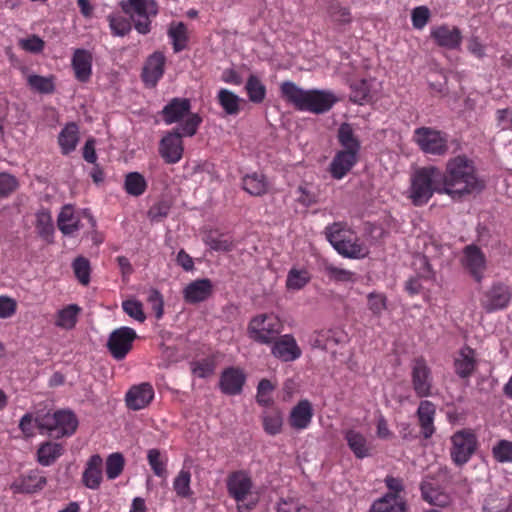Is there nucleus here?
Masks as SVG:
<instances>
[{
	"instance_id": "nucleus-1",
	"label": "nucleus",
	"mask_w": 512,
	"mask_h": 512,
	"mask_svg": "<svg viewBox=\"0 0 512 512\" xmlns=\"http://www.w3.org/2000/svg\"><path fill=\"white\" fill-rule=\"evenodd\" d=\"M441 187L438 194H447L453 200L483 190L484 183L476 175L473 162L466 156L458 155L448 160L444 173L441 172Z\"/></svg>"
},
{
	"instance_id": "nucleus-2",
	"label": "nucleus",
	"mask_w": 512,
	"mask_h": 512,
	"mask_svg": "<svg viewBox=\"0 0 512 512\" xmlns=\"http://www.w3.org/2000/svg\"><path fill=\"white\" fill-rule=\"evenodd\" d=\"M283 99L299 111L323 114L337 102L333 92L329 90H305L292 81H284L280 85Z\"/></svg>"
},
{
	"instance_id": "nucleus-3",
	"label": "nucleus",
	"mask_w": 512,
	"mask_h": 512,
	"mask_svg": "<svg viewBox=\"0 0 512 512\" xmlns=\"http://www.w3.org/2000/svg\"><path fill=\"white\" fill-rule=\"evenodd\" d=\"M228 496L236 503L237 512H252L261 499V490L251 475L238 470L230 473L226 479Z\"/></svg>"
},
{
	"instance_id": "nucleus-4",
	"label": "nucleus",
	"mask_w": 512,
	"mask_h": 512,
	"mask_svg": "<svg viewBox=\"0 0 512 512\" xmlns=\"http://www.w3.org/2000/svg\"><path fill=\"white\" fill-rule=\"evenodd\" d=\"M441 171L435 166L417 169L411 176L409 198L415 206L426 204L441 187Z\"/></svg>"
},
{
	"instance_id": "nucleus-5",
	"label": "nucleus",
	"mask_w": 512,
	"mask_h": 512,
	"mask_svg": "<svg viewBox=\"0 0 512 512\" xmlns=\"http://www.w3.org/2000/svg\"><path fill=\"white\" fill-rule=\"evenodd\" d=\"M35 421L41 434H48L55 438L71 436L78 426L76 416L71 411L65 410L38 415Z\"/></svg>"
},
{
	"instance_id": "nucleus-6",
	"label": "nucleus",
	"mask_w": 512,
	"mask_h": 512,
	"mask_svg": "<svg viewBox=\"0 0 512 512\" xmlns=\"http://www.w3.org/2000/svg\"><path fill=\"white\" fill-rule=\"evenodd\" d=\"M120 7L130 16L138 33L145 35L150 32L151 18L158 14L155 0H124L120 2Z\"/></svg>"
},
{
	"instance_id": "nucleus-7",
	"label": "nucleus",
	"mask_w": 512,
	"mask_h": 512,
	"mask_svg": "<svg viewBox=\"0 0 512 512\" xmlns=\"http://www.w3.org/2000/svg\"><path fill=\"white\" fill-rule=\"evenodd\" d=\"M477 448L478 438L471 429L458 430L451 436L450 457L458 467L467 464Z\"/></svg>"
},
{
	"instance_id": "nucleus-8",
	"label": "nucleus",
	"mask_w": 512,
	"mask_h": 512,
	"mask_svg": "<svg viewBox=\"0 0 512 512\" xmlns=\"http://www.w3.org/2000/svg\"><path fill=\"white\" fill-rule=\"evenodd\" d=\"M282 331V324L274 314L255 316L248 325L249 337L261 344H270Z\"/></svg>"
},
{
	"instance_id": "nucleus-9",
	"label": "nucleus",
	"mask_w": 512,
	"mask_h": 512,
	"mask_svg": "<svg viewBox=\"0 0 512 512\" xmlns=\"http://www.w3.org/2000/svg\"><path fill=\"white\" fill-rule=\"evenodd\" d=\"M413 140L426 154L441 156L448 151L447 135L431 127L415 129Z\"/></svg>"
},
{
	"instance_id": "nucleus-10",
	"label": "nucleus",
	"mask_w": 512,
	"mask_h": 512,
	"mask_svg": "<svg viewBox=\"0 0 512 512\" xmlns=\"http://www.w3.org/2000/svg\"><path fill=\"white\" fill-rule=\"evenodd\" d=\"M410 374L412 388L417 397L426 398L433 395V375L425 359H414Z\"/></svg>"
},
{
	"instance_id": "nucleus-11",
	"label": "nucleus",
	"mask_w": 512,
	"mask_h": 512,
	"mask_svg": "<svg viewBox=\"0 0 512 512\" xmlns=\"http://www.w3.org/2000/svg\"><path fill=\"white\" fill-rule=\"evenodd\" d=\"M136 338L137 334L133 328L122 326L110 333L107 348L114 359L122 360L132 349Z\"/></svg>"
},
{
	"instance_id": "nucleus-12",
	"label": "nucleus",
	"mask_w": 512,
	"mask_h": 512,
	"mask_svg": "<svg viewBox=\"0 0 512 512\" xmlns=\"http://www.w3.org/2000/svg\"><path fill=\"white\" fill-rule=\"evenodd\" d=\"M461 264L463 268L480 283L484 278L487 268V259L484 252L475 244H469L463 248Z\"/></svg>"
},
{
	"instance_id": "nucleus-13",
	"label": "nucleus",
	"mask_w": 512,
	"mask_h": 512,
	"mask_svg": "<svg viewBox=\"0 0 512 512\" xmlns=\"http://www.w3.org/2000/svg\"><path fill=\"white\" fill-rule=\"evenodd\" d=\"M183 143L179 128L165 135L159 145V153L168 164L178 163L183 155Z\"/></svg>"
},
{
	"instance_id": "nucleus-14",
	"label": "nucleus",
	"mask_w": 512,
	"mask_h": 512,
	"mask_svg": "<svg viewBox=\"0 0 512 512\" xmlns=\"http://www.w3.org/2000/svg\"><path fill=\"white\" fill-rule=\"evenodd\" d=\"M511 296L509 286L503 283H494L486 292L482 305L489 312L504 309L509 304Z\"/></svg>"
},
{
	"instance_id": "nucleus-15",
	"label": "nucleus",
	"mask_w": 512,
	"mask_h": 512,
	"mask_svg": "<svg viewBox=\"0 0 512 512\" xmlns=\"http://www.w3.org/2000/svg\"><path fill=\"white\" fill-rule=\"evenodd\" d=\"M246 375L240 368H226L220 376L219 386L226 395H238L242 392Z\"/></svg>"
},
{
	"instance_id": "nucleus-16",
	"label": "nucleus",
	"mask_w": 512,
	"mask_h": 512,
	"mask_svg": "<svg viewBox=\"0 0 512 512\" xmlns=\"http://www.w3.org/2000/svg\"><path fill=\"white\" fill-rule=\"evenodd\" d=\"M379 86V82L373 78L355 81L350 86V100L356 104L363 105L376 96Z\"/></svg>"
},
{
	"instance_id": "nucleus-17",
	"label": "nucleus",
	"mask_w": 512,
	"mask_h": 512,
	"mask_svg": "<svg viewBox=\"0 0 512 512\" xmlns=\"http://www.w3.org/2000/svg\"><path fill=\"white\" fill-rule=\"evenodd\" d=\"M212 293L213 284L210 279H197L184 288L183 298L189 304H197L206 301Z\"/></svg>"
},
{
	"instance_id": "nucleus-18",
	"label": "nucleus",
	"mask_w": 512,
	"mask_h": 512,
	"mask_svg": "<svg viewBox=\"0 0 512 512\" xmlns=\"http://www.w3.org/2000/svg\"><path fill=\"white\" fill-rule=\"evenodd\" d=\"M272 354L284 361L290 362L301 356V349L292 335L285 334L274 341L271 349Z\"/></svg>"
},
{
	"instance_id": "nucleus-19",
	"label": "nucleus",
	"mask_w": 512,
	"mask_h": 512,
	"mask_svg": "<svg viewBox=\"0 0 512 512\" xmlns=\"http://www.w3.org/2000/svg\"><path fill=\"white\" fill-rule=\"evenodd\" d=\"M153 398V387L149 383H141L127 392L125 401L128 408L137 411L145 408Z\"/></svg>"
},
{
	"instance_id": "nucleus-20",
	"label": "nucleus",
	"mask_w": 512,
	"mask_h": 512,
	"mask_svg": "<svg viewBox=\"0 0 512 512\" xmlns=\"http://www.w3.org/2000/svg\"><path fill=\"white\" fill-rule=\"evenodd\" d=\"M47 483L46 477L38 470H31L27 474L17 478L11 489L14 493H35L41 490Z\"/></svg>"
},
{
	"instance_id": "nucleus-21",
	"label": "nucleus",
	"mask_w": 512,
	"mask_h": 512,
	"mask_svg": "<svg viewBox=\"0 0 512 512\" xmlns=\"http://www.w3.org/2000/svg\"><path fill=\"white\" fill-rule=\"evenodd\" d=\"M431 37L446 49H457L462 40L461 31L455 26L440 25L431 29Z\"/></svg>"
},
{
	"instance_id": "nucleus-22",
	"label": "nucleus",
	"mask_w": 512,
	"mask_h": 512,
	"mask_svg": "<svg viewBox=\"0 0 512 512\" xmlns=\"http://www.w3.org/2000/svg\"><path fill=\"white\" fill-rule=\"evenodd\" d=\"M343 435L349 449L357 459H364L371 455V442L363 433L356 429H347Z\"/></svg>"
},
{
	"instance_id": "nucleus-23",
	"label": "nucleus",
	"mask_w": 512,
	"mask_h": 512,
	"mask_svg": "<svg viewBox=\"0 0 512 512\" xmlns=\"http://www.w3.org/2000/svg\"><path fill=\"white\" fill-rule=\"evenodd\" d=\"M102 458L100 455H92L86 463L85 470L82 475V482L85 487L97 490L102 482Z\"/></svg>"
},
{
	"instance_id": "nucleus-24",
	"label": "nucleus",
	"mask_w": 512,
	"mask_h": 512,
	"mask_svg": "<svg viewBox=\"0 0 512 512\" xmlns=\"http://www.w3.org/2000/svg\"><path fill=\"white\" fill-rule=\"evenodd\" d=\"M312 417V405L307 399H304L292 408L289 415V424L296 430H304L310 425Z\"/></svg>"
},
{
	"instance_id": "nucleus-25",
	"label": "nucleus",
	"mask_w": 512,
	"mask_h": 512,
	"mask_svg": "<svg viewBox=\"0 0 512 512\" xmlns=\"http://www.w3.org/2000/svg\"><path fill=\"white\" fill-rule=\"evenodd\" d=\"M190 108L189 99L174 98L163 108V120L166 124L177 123L189 114Z\"/></svg>"
},
{
	"instance_id": "nucleus-26",
	"label": "nucleus",
	"mask_w": 512,
	"mask_h": 512,
	"mask_svg": "<svg viewBox=\"0 0 512 512\" xmlns=\"http://www.w3.org/2000/svg\"><path fill=\"white\" fill-rule=\"evenodd\" d=\"M358 154L348 151H339L330 164V173L335 179H342L357 163Z\"/></svg>"
},
{
	"instance_id": "nucleus-27",
	"label": "nucleus",
	"mask_w": 512,
	"mask_h": 512,
	"mask_svg": "<svg viewBox=\"0 0 512 512\" xmlns=\"http://www.w3.org/2000/svg\"><path fill=\"white\" fill-rule=\"evenodd\" d=\"M75 77L80 82H87L92 73V55L84 49H77L72 57Z\"/></svg>"
},
{
	"instance_id": "nucleus-28",
	"label": "nucleus",
	"mask_w": 512,
	"mask_h": 512,
	"mask_svg": "<svg viewBox=\"0 0 512 512\" xmlns=\"http://www.w3.org/2000/svg\"><path fill=\"white\" fill-rule=\"evenodd\" d=\"M477 365L475 351L466 346L463 347L455 358L454 366L456 374L461 378L472 375Z\"/></svg>"
},
{
	"instance_id": "nucleus-29",
	"label": "nucleus",
	"mask_w": 512,
	"mask_h": 512,
	"mask_svg": "<svg viewBox=\"0 0 512 512\" xmlns=\"http://www.w3.org/2000/svg\"><path fill=\"white\" fill-rule=\"evenodd\" d=\"M165 57L160 52L152 54L143 69V80L151 86H155L164 73Z\"/></svg>"
},
{
	"instance_id": "nucleus-30",
	"label": "nucleus",
	"mask_w": 512,
	"mask_h": 512,
	"mask_svg": "<svg viewBox=\"0 0 512 512\" xmlns=\"http://www.w3.org/2000/svg\"><path fill=\"white\" fill-rule=\"evenodd\" d=\"M407 504L401 495L384 494L375 500L369 512H405Z\"/></svg>"
},
{
	"instance_id": "nucleus-31",
	"label": "nucleus",
	"mask_w": 512,
	"mask_h": 512,
	"mask_svg": "<svg viewBox=\"0 0 512 512\" xmlns=\"http://www.w3.org/2000/svg\"><path fill=\"white\" fill-rule=\"evenodd\" d=\"M242 188L251 196H263L269 190V182L263 173L255 171L242 177Z\"/></svg>"
},
{
	"instance_id": "nucleus-32",
	"label": "nucleus",
	"mask_w": 512,
	"mask_h": 512,
	"mask_svg": "<svg viewBox=\"0 0 512 512\" xmlns=\"http://www.w3.org/2000/svg\"><path fill=\"white\" fill-rule=\"evenodd\" d=\"M345 336L338 330H322L315 332L310 338V344L313 348L330 350L339 343L343 342Z\"/></svg>"
},
{
	"instance_id": "nucleus-33",
	"label": "nucleus",
	"mask_w": 512,
	"mask_h": 512,
	"mask_svg": "<svg viewBox=\"0 0 512 512\" xmlns=\"http://www.w3.org/2000/svg\"><path fill=\"white\" fill-rule=\"evenodd\" d=\"M335 250L345 257L360 259L368 254V248L360 242L354 235L346 238L344 241H335Z\"/></svg>"
},
{
	"instance_id": "nucleus-34",
	"label": "nucleus",
	"mask_w": 512,
	"mask_h": 512,
	"mask_svg": "<svg viewBox=\"0 0 512 512\" xmlns=\"http://www.w3.org/2000/svg\"><path fill=\"white\" fill-rule=\"evenodd\" d=\"M436 413L435 405L428 400H422L419 404L417 415L421 425L422 434L429 438L434 433V417Z\"/></svg>"
},
{
	"instance_id": "nucleus-35",
	"label": "nucleus",
	"mask_w": 512,
	"mask_h": 512,
	"mask_svg": "<svg viewBox=\"0 0 512 512\" xmlns=\"http://www.w3.org/2000/svg\"><path fill=\"white\" fill-rule=\"evenodd\" d=\"M421 493L423 499L431 505L446 507L451 503L450 495L441 488L434 486L432 482H423L421 484Z\"/></svg>"
},
{
	"instance_id": "nucleus-36",
	"label": "nucleus",
	"mask_w": 512,
	"mask_h": 512,
	"mask_svg": "<svg viewBox=\"0 0 512 512\" xmlns=\"http://www.w3.org/2000/svg\"><path fill=\"white\" fill-rule=\"evenodd\" d=\"M64 453V447L60 443L47 441L42 443L37 450V461L42 466H50Z\"/></svg>"
},
{
	"instance_id": "nucleus-37",
	"label": "nucleus",
	"mask_w": 512,
	"mask_h": 512,
	"mask_svg": "<svg viewBox=\"0 0 512 512\" xmlns=\"http://www.w3.org/2000/svg\"><path fill=\"white\" fill-rule=\"evenodd\" d=\"M338 141L343 151L359 154L361 144L349 123H342L338 129Z\"/></svg>"
},
{
	"instance_id": "nucleus-38",
	"label": "nucleus",
	"mask_w": 512,
	"mask_h": 512,
	"mask_svg": "<svg viewBox=\"0 0 512 512\" xmlns=\"http://www.w3.org/2000/svg\"><path fill=\"white\" fill-rule=\"evenodd\" d=\"M57 225L59 230L65 235H71L79 230V218L75 215L71 205L62 208L58 215Z\"/></svg>"
},
{
	"instance_id": "nucleus-39",
	"label": "nucleus",
	"mask_w": 512,
	"mask_h": 512,
	"mask_svg": "<svg viewBox=\"0 0 512 512\" xmlns=\"http://www.w3.org/2000/svg\"><path fill=\"white\" fill-rule=\"evenodd\" d=\"M81 308L76 304H69L56 314L55 326L70 330L75 327Z\"/></svg>"
},
{
	"instance_id": "nucleus-40",
	"label": "nucleus",
	"mask_w": 512,
	"mask_h": 512,
	"mask_svg": "<svg viewBox=\"0 0 512 512\" xmlns=\"http://www.w3.org/2000/svg\"><path fill=\"white\" fill-rule=\"evenodd\" d=\"M78 127L75 123L67 124L60 132L58 136V143L61 148V152L67 155L75 150L78 143Z\"/></svg>"
},
{
	"instance_id": "nucleus-41",
	"label": "nucleus",
	"mask_w": 512,
	"mask_h": 512,
	"mask_svg": "<svg viewBox=\"0 0 512 512\" xmlns=\"http://www.w3.org/2000/svg\"><path fill=\"white\" fill-rule=\"evenodd\" d=\"M312 275L306 268L292 267L286 277V288L289 291H299L310 281Z\"/></svg>"
},
{
	"instance_id": "nucleus-42",
	"label": "nucleus",
	"mask_w": 512,
	"mask_h": 512,
	"mask_svg": "<svg viewBox=\"0 0 512 512\" xmlns=\"http://www.w3.org/2000/svg\"><path fill=\"white\" fill-rule=\"evenodd\" d=\"M35 228L37 234L44 240L50 241L54 233V225L51 213L41 209L35 214Z\"/></svg>"
},
{
	"instance_id": "nucleus-43",
	"label": "nucleus",
	"mask_w": 512,
	"mask_h": 512,
	"mask_svg": "<svg viewBox=\"0 0 512 512\" xmlns=\"http://www.w3.org/2000/svg\"><path fill=\"white\" fill-rule=\"evenodd\" d=\"M217 101L228 115H237L242 99L232 91L222 88L218 91Z\"/></svg>"
},
{
	"instance_id": "nucleus-44",
	"label": "nucleus",
	"mask_w": 512,
	"mask_h": 512,
	"mask_svg": "<svg viewBox=\"0 0 512 512\" xmlns=\"http://www.w3.org/2000/svg\"><path fill=\"white\" fill-rule=\"evenodd\" d=\"M148 463L154 474L160 478H167V462L168 458L158 449H150L147 452Z\"/></svg>"
},
{
	"instance_id": "nucleus-45",
	"label": "nucleus",
	"mask_w": 512,
	"mask_h": 512,
	"mask_svg": "<svg viewBox=\"0 0 512 512\" xmlns=\"http://www.w3.org/2000/svg\"><path fill=\"white\" fill-rule=\"evenodd\" d=\"M324 272L331 281L337 283L352 284L357 280L356 273L333 264H326Z\"/></svg>"
},
{
	"instance_id": "nucleus-46",
	"label": "nucleus",
	"mask_w": 512,
	"mask_h": 512,
	"mask_svg": "<svg viewBox=\"0 0 512 512\" xmlns=\"http://www.w3.org/2000/svg\"><path fill=\"white\" fill-rule=\"evenodd\" d=\"M124 188L127 194L138 197L145 192L147 182L139 172H130L125 177Z\"/></svg>"
},
{
	"instance_id": "nucleus-47",
	"label": "nucleus",
	"mask_w": 512,
	"mask_h": 512,
	"mask_svg": "<svg viewBox=\"0 0 512 512\" xmlns=\"http://www.w3.org/2000/svg\"><path fill=\"white\" fill-rule=\"evenodd\" d=\"M245 89L251 102L261 103L265 99L266 87L257 76L248 77Z\"/></svg>"
},
{
	"instance_id": "nucleus-48",
	"label": "nucleus",
	"mask_w": 512,
	"mask_h": 512,
	"mask_svg": "<svg viewBox=\"0 0 512 512\" xmlns=\"http://www.w3.org/2000/svg\"><path fill=\"white\" fill-rule=\"evenodd\" d=\"M168 35L172 40L175 52H180L185 48L187 42V28L183 22L171 24Z\"/></svg>"
},
{
	"instance_id": "nucleus-49",
	"label": "nucleus",
	"mask_w": 512,
	"mask_h": 512,
	"mask_svg": "<svg viewBox=\"0 0 512 512\" xmlns=\"http://www.w3.org/2000/svg\"><path fill=\"white\" fill-rule=\"evenodd\" d=\"M205 244L216 252H230L235 247L232 238L225 235L209 234L205 238Z\"/></svg>"
},
{
	"instance_id": "nucleus-50",
	"label": "nucleus",
	"mask_w": 512,
	"mask_h": 512,
	"mask_svg": "<svg viewBox=\"0 0 512 512\" xmlns=\"http://www.w3.org/2000/svg\"><path fill=\"white\" fill-rule=\"evenodd\" d=\"M191 474L188 470L182 469L173 481V489L181 498H188L192 495L190 488Z\"/></svg>"
},
{
	"instance_id": "nucleus-51",
	"label": "nucleus",
	"mask_w": 512,
	"mask_h": 512,
	"mask_svg": "<svg viewBox=\"0 0 512 512\" xmlns=\"http://www.w3.org/2000/svg\"><path fill=\"white\" fill-rule=\"evenodd\" d=\"M107 20L114 36L123 37L132 29L130 21L120 14H110L107 17Z\"/></svg>"
},
{
	"instance_id": "nucleus-52",
	"label": "nucleus",
	"mask_w": 512,
	"mask_h": 512,
	"mask_svg": "<svg viewBox=\"0 0 512 512\" xmlns=\"http://www.w3.org/2000/svg\"><path fill=\"white\" fill-rule=\"evenodd\" d=\"M353 235L347 225L341 222L333 223L332 225L326 227V237L331 245L335 248V241H344L346 238H349Z\"/></svg>"
},
{
	"instance_id": "nucleus-53",
	"label": "nucleus",
	"mask_w": 512,
	"mask_h": 512,
	"mask_svg": "<svg viewBox=\"0 0 512 512\" xmlns=\"http://www.w3.org/2000/svg\"><path fill=\"white\" fill-rule=\"evenodd\" d=\"M492 455L499 463H512V441L499 440L492 447Z\"/></svg>"
},
{
	"instance_id": "nucleus-54",
	"label": "nucleus",
	"mask_w": 512,
	"mask_h": 512,
	"mask_svg": "<svg viewBox=\"0 0 512 512\" xmlns=\"http://www.w3.org/2000/svg\"><path fill=\"white\" fill-rule=\"evenodd\" d=\"M283 425L282 414L278 411L265 413L263 416V428L269 435H276L281 432Z\"/></svg>"
},
{
	"instance_id": "nucleus-55",
	"label": "nucleus",
	"mask_w": 512,
	"mask_h": 512,
	"mask_svg": "<svg viewBox=\"0 0 512 512\" xmlns=\"http://www.w3.org/2000/svg\"><path fill=\"white\" fill-rule=\"evenodd\" d=\"M72 268L78 281L82 285H88L90 282L91 272L90 263L88 259L81 256L77 257L72 263Z\"/></svg>"
},
{
	"instance_id": "nucleus-56",
	"label": "nucleus",
	"mask_w": 512,
	"mask_h": 512,
	"mask_svg": "<svg viewBox=\"0 0 512 512\" xmlns=\"http://www.w3.org/2000/svg\"><path fill=\"white\" fill-rule=\"evenodd\" d=\"M124 458L120 453H113L106 460V475L108 479L117 478L123 471Z\"/></svg>"
},
{
	"instance_id": "nucleus-57",
	"label": "nucleus",
	"mask_w": 512,
	"mask_h": 512,
	"mask_svg": "<svg viewBox=\"0 0 512 512\" xmlns=\"http://www.w3.org/2000/svg\"><path fill=\"white\" fill-rule=\"evenodd\" d=\"M367 305L375 316H380L387 308V298L383 293L371 292L367 295Z\"/></svg>"
},
{
	"instance_id": "nucleus-58",
	"label": "nucleus",
	"mask_w": 512,
	"mask_h": 512,
	"mask_svg": "<svg viewBox=\"0 0 512 512\" xmlns=\"http://www.w3.org/2000/svg\"><path fill=\"white\" fill-rule=\"evenodd\" d=\"M123 311L131 318L138 322H144L146 315L143 311V305L140 301L135 299H128L122 302Z\"/></svg>"
},
{
	"instance_id": "nucleus-59",
	"label": "nucleus",
	"mask_w": 512,
	"mask_h": 512,
	"mask_svg": "<svg viewBox=\"0 0 512 512\" xmlns=\"http://www.w3.org/2000/svg\"><path fill=\"white\" fill-rule=\"evenodd\" d=\"M202 122V118L197 113H189L185 118L184 122L180 124L179 132L182 136H193L196 134L199 125Z\"/></svg>"
},
{
	"instance_id": "nucleus-60",
	"label": "nucleus",
	"mask_w": 512,
	"mask_h": 512,
	"mask_svg": "<svg viewBox=\"0 0 512 512\" xmlns=\"http://www.w3.org/2000/svg\"><path fill=\"white\" fill-rule=\"evenodd\" d=\"M28 84L32 89L40 93H51L54 90V83L50 77L30 75L28 77Z\"/></svg>"
},
{
	"instance_id": "nucleus-61",
	"label": "nucleus",
	"mask_w": 512,
	"mask_h": 512,
	"mask_svg": "<svg viewBox=\"0 0 512 512\" xmlns=\"http://www.w3.org/2000/svg\"><path fill=\"white\" fill-rule=\"evenodd\" d=\"M170 208L171 205L168 201H159L150 207L148 217L153 222H160L168 216Z\"/></svg>"
},
{
	"instance_id": "nucleus-62",
	"label": "nucleus",
	"mask_w": 512,
	"mask_h": 512,
	"mask_svg": "<svg viewBox=\"0 0 512 512\" xmlns=\"http://www.w3.org/2000/svg\"><path fill=\"white\" fill-rule=\"evenodd\" d=\"M274 390V386L267 379H262L257 387V402L260 405L268 406L272 402L271 393Z\"/></svg>"
},
{
	"instance_id": "nucleus-63",
	"label": "nucleus",
	"mask_w": 512,
	"mask_h": 512,
	"mask_svg": "<svg viewBox=\"0 0 512 512\" xmlns=\"http://www.w3.org/2000/svg\"><path fill=\"white\" fill-rule=\"evenodd\" d=\"M192 372L199 378H206L214 373L215 364L210 359H203L191 364Z\"/></svg>"
},
{
	"instance_id": "nucleus-64",
	"label": "nucleus",
	"mask_w": 512,
	"mask_h": 512,
	"mask_svg": "<svg viewBox=\"0 0 512 512\" xmlns=\"http://www.w3.org/2000/svg\"><path fill=\"white\" fill-rule=\"evenodd\" d=\"M507 503L504 499L495 495H490L485 499L483 505L484 512H507Z\"/></svg>"
}]
</instances>
